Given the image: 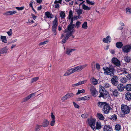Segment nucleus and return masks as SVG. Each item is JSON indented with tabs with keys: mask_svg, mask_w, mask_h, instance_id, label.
<instances>
[{
	"mask_svg": "<svg viewBox=\"0 0 131 131\" xmlns=\"http://www.w3.org/2000/svg\"><path fill=\"white\" fill-rule=\"evenodd\" d=\"M68 99V96L66 94L65 95L62 97V98L61 100L63 101L66 100L67 99Z\"/></svg>",
	"mask_w": 131,
	"mask_h": 131,
	"instance_id": "nucleus-45",
	"label": "nucleus"
},
{
	"mask_svg": "<svg viewBox=\"0 0 131 131\" xmlns=\"http://www.w3.org/2000/svg\"><path fill=\"white\" fill-rule=\"evenodd\" d=\"M76 101H80V100H83V97H79L77 98L76 99Z\"/></svg>",
	"mask_w": 131,
	"mask_h": 131,
	"instance_id": "nucleus-60",
	"label": "nucleus"
},
{
	"mask_svg": "<svg viewBox=\"0 0 131 131\" xmlns=\"http://www.w3.org/2000/svg\"><path fill=\"white\" fill-rule=\"evenodd\" d=\"M123 46V44L121 42H118L116 43V46L119 48H121Z\"/></svg>",
	"mask_w": 131,
	"mask_h": 131,
	"instance_id": "nucleus-32",
	"label": "nucleus"
},
{
	"mask_svg": "<svg viewBox=\"0 0 131 131\" xmlns=\"http://www.w3.org/2000/svg\"><path fill=\"white\" fill-rule=\"evenodd\" d=\"M58 24V20L57 18L56 17L54 20L53 21L52 26L57 27Z\"/></svg>",
	"mask_w": 131,
	"mask_h": 131,
	"instance_id": "nucleus-27",
	"label": "nucleus"
},
{
	"mask_svg": "<svg viewBox=\"0 0 131 131\" xmlns=\"http://www.w3.org/2000/svg\"><path fill=\"white\" fill-rule=\"evenodd\" d=\"M126 89L128 91H131V84H128L126 85L125 87Z\"/></svg>",
	"mask_w": 131,
	"mask_h": 131,
	"instance_id": "nucleus-30",
	"label": "nucleus"
},
{
	"mask_svg": "<svg viewBox=\"0 0 131 131\" xmlns=\"http://www.w3.org/2000/svg\"><path fill=\"white\" fill-rule=\"evenodd\" d=\"M51 116L52 120H55V116L52 113H51Z\"/></svg>",
	"mask_w": 131,
	"mask_h": 131,
	"instance_id": "nucleus-57",
	"label": "nucleus"
},
{
	"mask_svg": "<svg viewBox=\"0 0 131 131\" xmlns=\"http://www.w3.org/2000/svg\"><path fill=\"white\" fill-rule=\"evenodd\" d=\"M87 66L86 64L80 65L75 67L72 68L67 70L64 75V76H68L76 72L80 71Z\"/></svg>",
	"mask_w": 131,
	"mask_h": 131,
	"instance_id": "nucleus-1",
	"label": "nucleus"
},
{
	"mask_svg": "<svg viewBox=\"0 0 131 131\" xmlns=\"http://www.w3.org/2000/svg\"><path fill=\"white\" fill-rule=\"evenodd\" d=\"M103 129L105 131H111L112 128L109 125H105L104 126Z\"/></svg>",
	"mask_w": 131,
	"mask_h": 131,
	"instance_id": "nucleus-20",
	"label": "nucleus"
},
{
	"mask_svg": "<svg viewBox=\"0 0 131 131\" xmlns=\"http://www.w3.org/2000/svg\"><path fill=\"white\" fill-rule=\"evenodd\" d=\"M35 95V93H34L29 95L26 98L23 99V102H24L27 101L31 98L32 96H34Z\"/></svg>",
	"mask_w": 131,
	"mask_h": 131,
	"instance_id": "nucleus-18",
	"label": "nucleus"
},
{
	"mask_svg": "<svg viewBox=\"0 0 131 131\" xmlns=\"http://www.w3.org/2000/svg\"><path fill=\"white\" fill-rule=\"evenodd\" d=\"M128 78L127 76L123 77L121 80V82L123 83H126L128 80Z\"/></svg>",
	"mask_w": 131,
	"mask_h": 131,
	"instance_id": "nucleus-24",
	"label": "nucleus"
},
{
	"mask_svg": "<svg viewBox=\"0 0 131 131\" xmlns=\"http://www.w3.org/2000/svg\"><path fill=\"white\" fill-rule=\"evenodd\" d=\"M111 40V37L109 36H108L106 38H104L103 39V41L104 42L107 43L110 42Z\"/></svg>",
	"mask_w": 131,
	"mask_h": 131,
	"instance_id": "nucleus-17",
	"label": "nucleus"
},
{
	"mask_svg": "<svg viewBox=\"0 0 131 131\" xmlns=\"http://www.w3.org/2000/svg\"><path fill=\"white\" fill-rule=\"evenodd\" d=\"M76 12H77L79 15H80L82 14V10L81 9H77Z\"/></svg>",
	"mask_w": 131,
	"mask_h": 131,
	"instance_id": "nucleus-46",
	"label": "nucleus"
},
{
	"mask_svg": "<svg viewBox=\"0 0 131 131\" xmlns=\"http://www.w3.org/2000/svg\"><path fill=\"white\" fill-rule=\"evenodd\" d=\"M81 24V22L79 21H77L76 24V26L77 28H78L79 27L80 25Z\"/></svg>",
	"mask_w": 131,
	"mask_h": 131,
	"instance_id": "nucleus-49",
	"label": "nucleus"
},
{
	"mask_svg": "<svg viewBox=\"0 0 131 131\" xmlns=\"http://www.w3.org/2000/svg\"><path fill=\"white\" fill-rule=\"evenodd\" d=\"M65 14L63 11H62L60 13V17L62 19H64L65 16Z\"/></svg>",
	"mask_w": 131,
	"mask_h": 131,
	"instance_id": "nucleus-36",
	"label": "nucleus"
},
{
	"mask_svg": "<svg viewBox=\"0 0 131 131\" xmlns=\"http://www.w3.org/2000/svg\"><path fill=\"white\" fill-rule=\"evenodd\" d=\"M110 92L113 96L117 97L120 94L117 90L114 87H111L110 89Z\"/></svg>",
	"mask_w": 131,
	"mask_h": 131,
	"instance_id": "nucleus-6",
	"label": "nucleus"
},
{
	"mask_svg": "<svg viewBox=\"0 0 131 131\" xmlns=\"http://www.w3.org/2000/svg\"><path fill=\"white\" fill-rule=\"evenodd\" d=\"M103 69L105 71V74L109 75L111 76H113L114 75V70L113 68H108V67H104Z\"/></svg>",
	"mask_w": 131,
	"mask_h": 131,
	"instance_id": "nucleus-5",
	"label": "nucleus"
},
{
	"mask_svg": "<svg viewBox=\"0 0 131 131\" xmlns=\"http://www.w3.org/2000/svg\"><path fill=\"white\" fill-rule=\"evenodd\" d=\"M112 62L115 66L118 67H119L120 66V61L117 58H112Z\"/></svg>",
	"mask_w": 131,
	"mask_h": 131,
	"instance_id": "nucleus-11",
	"label": "nucleus"
},
{
	"mask_svg": "<svg viewBox=\"0 0 131 131\" xmlns=\"http://www.w3.org/2000/svg\"><path fill=\"white\" fill-rule=\"evenodd\" d=\"M122 49L124 52L126 53L128 52L130 50L128 45L123 47Z\"/></svg>",
	"mask_w": 131,
	"mask_h": 131,
	"instance_id": "nucleus-12",
	"label": "nucleus"
},
{
	"mask_svg": "<svg viewBox=\"0 0 131 131\" xmlns=\"http://www.w3.org/2000/svg\"><path fill=\"white\" fill-rule=\"evenodd\" d=\"M125 88L124 86L122 84H119L117 86L118 90L119 91H123Z\"/></svg>",
	"mask_w": 131,
	"mask_h": 131,
	"instance_id": "nucleus-13",
	"label": "nucleus"
},
{
	"mask_svg": "<svg viewBox=\"0 0 131 131\" xmlns=\"http://www.w3.org/2000/svg\"><path fill=\"white\" fill-rule=\"evenodd\" d=\"M99 91L100 94V95L99 96L100 97H103L104 98L108 94V92L101 85L100 86Z\"/></svg>",
	"mask_w": 131,
	"mask_h": 131,
	"instance_id": "nucleus-4",
	"label": "nucleus"
},
{
	"mask_svg": "<svg viewBox=\"0 0 131 131\" xmlns=\"http://www.w3.org/2000/svg\"><path fill=\"white\" fill-rule=\"evenodd\" d=\"M39 79L38 77H36L32 78L31 80V83H34L37 81Z\"/></svg>",
	"mask_w": 131,
	"mask_h": 131,
	"instance_id": "nucleus-34",
	"label": "nucleus"
},
{
	"mask_svg": "<svg viewBox=\"0 0 131 131\" xmlns=\"http://www.w3.org/2000/svg\"><path fill=\"white\" fill-rule=\"evenodd\" d=\"M67 95L68 98L72 97L74 96V94L71 93L67 94Z\"/></svg>",
	"mask_w": 131,
	"mask_h": 131,
	"instance_id": "nucleus-43",
	"label": "nucleus"
},
{
	"mask_svg": "<svg viewBox=\"0 0 131 131\" xmlns=\"http://www.w3.org/2000/svg\"><path fill=\"white\" fill-rule=\"evenodd\" d=\"M87 3L90 5H94V3L92 2H90L89 1V0H86Z\"/></svg>",
	"mask_w": 131,
	"mask_h": 131,
	"instance_id": "nucleus-51",
	"label": "nucleus"
},
{
	"mask_svg": "<svg viewBox=\"0 0 131 131\" xmlns=\"http://www.w3.org/2000/svg\"><path fill=\"white\" fill-rule=\"evenodd\" d=\"M47 42H48V41H45L40 43H39V45L40 46L41 45H43L45 44H46Z\"/></svg>",
	"mask_w": 131,
	"mask_h": 131,
	"instance_id": "nucleus-55",
	"label": "nucleus"
},
{
	"mask_svg": "<svg viewBox=\"0 0 131 131\" xmlns=\"http://www.w3.org/2000/svg\"><path fill=\"white\" fill-rule=\"evenodd\" d=\"M45 14L47 17L48 18H51L52 17L53 15L50 12H46Z\"/></svg>",
	"mask_w": 131,
	"mask_h": 131,
	"instance_id": "nucleus-31",
	"label": "nucleus"
},
{
	"mask_svg": "<svg viewBox=\"0 0 131 131\" xmlns=\"http://www.w3.org/2000/svg\"><path fill=\"white\" fill-rule=\"evenodd\" d=\"M101 127V125L100 122H97L96 124V126L95 127L96 129H99Z\"/></svg>",
	"mask_w": 131,
	"mask_h": 131,
	"instance_id": "nucleus-26",
	"label": "nucleus"
},
{
	"mask_svg": "<svg viewBox=\"0 0 131 131\" xmlns=\"http://www.w3.org/2000/svg\"><path fill=\"white\" fill-rule=\"evenodd\" d=\"M8 50L7 47L6 46L1 49V52H0L1 53V54L6 53Z\"/></svg>",
	"mask_w": 131,
	"mask_h": 131,
	"instance_id": "nucleus-22",
	"label": "nucleus"
},
{
	"mask_svg": "<svg viewBox=\"0 0 131 131\" xmlns=\"http://www.w3.org/2000/svg\"><path fill=\"white\" fill-rule=\"evenodd\" d=\"M75 49H71L69 48H67L66 50V53L68 55H70V53L72 52L75 50Z\"/></svg>",
	"mask_w": 131,
	"mask_h": 131,
	"instance_id": "nucleus-15",
	"label": "nucleus"
},
{
	"mask_svg": "<svg viewBox=\"0 0 131 131\" xmlns=\"http://www.w3.org/2000/svg\"><path fill=\"white\" fill-rule=\"evenodd\" d=\"M75 27V25H69L67 31H66L65 32L66 34L65 36L64 39L62 40V42L65 43L66 40H67L69 37L71 35L72 32L73 31V29Z\"/></svg>",
	"mask_w": 131,
	"mask_h": 131,
	"instance_id": "nucleus-2",
	"label": "nucleus"
},
{
	"mask_svg": "<svg viewBox=\"0 0 131 131\" xmlns=\"http://www.w3.org/2000/svg\"><path fill=\"white\" fill-rule=\"evenodd\" d=\"M107 103L105 102H99L97 103V105L99 107L102 108H103Z\"/></svg>",
	"mask_w": 131,
	"mask_h": 131,
	"instance_id": "nucleus-21",
	"label": "nucleus"
},
{
	"mask_svg": "<svg viewBox=\"0 0 131 131\" xmlns=\"http://www.w3.org/2000/svg\"><path fill=\"white\" fill-rule=\"evenodd\" d=\"M61 27H62V26H60V25L58 27V29L59 31H60L61 30V29H62L61 28Z\"/></svg>",
	"mask_w": 131,
	"mask_h": 131,
	"instance_id": "nucleus-63",
	"label": "nucleus"
},
{
	"mask_svg": "<svg viewBox=\"0 0 131 131\" xmlns=\"http://www.w3.org/2000/svg\"><path fill=\"white\" fill-rule=\"evenodd\" d=\"M86 80L83 81H82L76 84H73L72 85V86L73 87H75L79 86L81 85L84 84L86 83Z\"/></svg>",
	"mask_w": 131,
	"mask_h": 131,
	"instance_id": "nucleus-14",
	"label": "nucleus"
},
{
	"mask_svg": "<svg viewBox=\"0 0 131 131\" xmlns=\"http://www.w3.org/2000/svg\"><path fill=\"white\" fill-rule=\"evenodd\" d=\"M97 116L99 119L101 120H103L104 119V117L101 114L97 113Z\"/></svg>",
	"mask_w": 131,
	"mask_h": 131,
	"instance_id": "nucleus-29",
	"label": "nucleus"
},
{
	"mask_svg": "<svg viewBox=\"0 0 131 131\" xmlns=\"http://www.w3.org/2000/svg\"><path fill=\"white\" fill-rule=\"evenodd\" d=\"M41 125H37L35 127V129L36 130H37L41 127Z\"/></svg>",
	"mask_w": 131,
	"mask_h": 131,
	"instance_id": "nucleus-48",
	"label": "nucleus"
},
{
	"mask_svg": "<svg viewBox=\"0 0 131 131\" xmlns=\"http://www.w3.org/2000/svg\"><path fill=\"white\" fill-rule=\"evenodd\" d=\"M73 104L75 108H79V106L74 102H73Z\"/></svg>",
	"mask_w": 131,
	"mask_h": 131,
	"instance_id": "nucleus-54",
	"label": "nucleus"
},
{
	"mask_svg": "<svg viewBox=\"0 0 131 131\" xmlns=\"http://www.w3.org/2000/svg\"><path fill=\"white\" fill-rule=\"evenodd\" d=\"M72 16V12L71 10H70L69 12V19H70Z\"/></svg>",
	"mask_w": 131,
	"mask_h": 131,
	"instance_id": "nucleus-47",
	"label": "nucleus"
},
{
	"mask_svg": "<svg viewBox=\"0 0 131 131\" xmlns=\"http://www.w3.org/2000/svg\"><path fill=\"white\" fill-rule=\"evenodd\" d=\"M90 99L89 97L86 96L83 97V100H88Z\"/></svg>",
	"mask_w": 131,
	"mask_h": 131,
	"instance_id": "nucleus-50",
	"label": "nucleus"
},
{
	"mask_svg": "<svg viewBox=\"0 0 131 131\" xmlns=\"http://www.w3.org/2000/svg\"><path fill=\"white\" fill-rule=\"evenodd\" d=\"M24 8V7H16V8L18 10H23Z\"/></svg>",
	"mask_w": 131,
	"mask_h": 131,
	"instance_id": "nucleus-59",
	"label": "nucleus"
},
{
	"mask_svg": "<svg viewBox=\"0 0 131 131\" xmlns=\"http://www.w3.org/2000/svg\"><path fill=\"white\" fill-rule=\"evenodd\" d=\"M73 19H72V18L71 19V22L69 25H73L74 24H73Z\"/></svg>",
	"mask_w": 131,
	"mask_h": 131,
	"instance_id": "nucleus-62",
	"label": "nucleus"
},
{
	"mask_svg": "<svg viewBox=\"0 0 131 131\" xmlns=\"http://www.w3.org/2000/svg\"><path fill=\"white\" fill-rule=\"evenodd\" d=\"M87 121L88 122L89 126L93 130H94L95 128V124L96 122V119L93 118H91L90 119H88Z\"/></svg>",
	"mask_w": 131,
	"mask_h": 131,
	"instance_id": "nucleus-7",
	"label": "nucleus"
},
{
	"mask_svg": "<svg viewBox=\"0 0 131 131\" xmlns=\"http://www.w3.org/2000/svg\"><path fill=\"white\" fill-rule=\"evenodd\" d=\"M90 91L91 95L94 96L96 97L97 95V91L95 88L93 86H92L90 88Z\"/></svg>",
	"mask_w": 131,
	"mask_h": 131,
	"instance_id": "nucleus-10",
	"label": "nucleus"
},
{
	"mask_svg": "<svg viewBox=\"0 0 131 131\" xmlns=\"http://www.w3.org/2000/svg\"><path fill=\"white\" fill-rule=\"evenodd\" d=\"M124 60L126 62H128L130 61L131 59L129 57L127 56L124 57Z\"/></svg>",
	"mask_w": 131,
	"mask_h": 131,
	"instance_id": "nucleus-35",
	"label": "nucleus"
},
{
	"mask_svg": "<svg viewBox=\"0 0 131 131\" xmlns=\"http://www.w3.org/2000/svg\"><path fill=\"white\" fill-rule=\"evenodd\" d=\"M125 99L126 100H130L131 99V93L129 92L126 93L125 95Z\"/></svg>",
	"mask_w": 131,
	"mask_h": 131,
	"instance_id": "nucleus-19",
	"label": "nucleus"
},
{
	"mask_svg": "<svg viewBox=\"0 0 131 131\" xmlns=\"http://www.w3.org/2000/svg\"><path fill=\"white\" fill-rule=\"evenodd\" d=\"M82 7L83 9L85 10H89L90 9V7L86 6L84 5H83Z\"/></svg>",
	"mask_w": 131,
	"mask_h": 131,
	"instance_id": "nucleus-42",
	"label": "nucleus"
},
{
	"mask_svg": "<svg viewBox=\"0 0 131 131\" xmlns=\"http://www.w3.org/2000/svg\"><path fill=\"white\" fill-rule=\"evenodd\" d=\"M126 12L127 14H131V9L129 8H127L126 10Z\"/></svg>",
	"mask_w": 131,
	"mask_h": 131,
	"instance_id": "nucleus-41",
	"label": "nucleus"
},
{
	"mask_svg": "<svg viewBox=\"0 0 131 131\" xmlns=\"http://www.w3.org/2000/svg\"><path fill=\"white\" fill-rule=\"evenodd\" d=\"M61 2V0H60L59 1H55L54 2V3L56 4L55 6V8H58L59 5L58 3H60Z\"/></svg>",
	"mask_w": 131,
	"mask_h": 131,
	"instance_id": "nucleus-28",
	"label": "nucleus"
},
{
	"mask_svg": "<svg viewBox=\"0 0 131 131\" xmlns=\"http://www.w3.org/2000/svg\"><path fill=\"white\" fill-rule=\"evenodd\" d=\"M57 27H52V30L53 33H54V35H56V30Z\"/></svg>",
	"mask_w": 131,
	"mask_h": 131,
	"instance_id": "nucleus-39",
	"label": "nucleus"
},
{
	"mask_svg": "<svg viewBox=\"0 0 131 131\" xmlns=\"http://www.w3.org/2000/svg\"><path fill=\"white\" fill-rule=\"evenodd\" d=\"M49 124V122L47 120L45 119L44 120L42 124V126L43 127L47 126Z\"/></svg>",
	"mask_w": 131,
	"mask_h": 131,
	"instance_id": "nucleus-25",
	"label": "nucleus"
},
{
	"mask_svg": "<svg viewBox=\"0 0 131 131\" xmlns=\"http://www.w3.org/2000/svg\"><path fill=\"white\" fill-rule=\"evenodd\" d=\"M96 68L97 69L99 70L100 69V65L98 64H96Z\"/></svg>",
	"mask_w": 131,
	"mask_h": 131,
	"instance_id": "nucleus-58",
	"label": "nucleus"
},
{
	"mask_svg": "<svg viewBox=\"0 0 131 131\" xmlns=\"http://www.w3.org/2000/svg\"><path fill=\"white\" fill-rule=\"evenodd\" d=\"M32 16L33 19L34 20H35L36 17V16L32 14Z\"/></svg>",
	"mask_w": 131,
	"mask_h": 131,
	"instance_id": "nucleus-64",
	"label": "nucleus"
},
{
	"mask_svg": "<svg viewBox=\"0 0 131 131\" xmlns=\"http://www.w3.org/2000/svg\"><path fill=\"white\" fill-rule=\"evenodd\" d=\"M16 13L15 10L9 11H7L4 13V14L7 15H10L14 14Z\"/></svg>",
	"mask_w": 131,
	"mask_h": 131,
	"instance_id": "nucleus-16",
	"label": "nucleus"
},
{
	"mask_svg": "<svg viewBox=\"0 0 131 131\" xmlns=\"http://www.w3.org/2000/svg\"><path fill=\"white\" fill-rule=\"evenodd\" d=\"M81 116L83 118H86L88 117V115L86 114H82L81 115Z\"/></svg>",
	"mask_w": 131,
	"mask_h": 131,
	"instance_id": "nucleus-52",
	"label": "nucleus"
},
{
	"mask_svg": "<svg viewBox=\"0 0 131 131\" xmlns=\"http://www.w3.org/2000/svg\"><path fill=\"white\" fill-rule=\"evenodd\" d=\"M111 109V108L109 105L107 103L104 107L103 108L102 111L105 114H108L110 111Z\"/></svg>",
	"mask_w": 131,
	"mask_h": 131,
	"instance_id": "nucleus-9",
	"label": "nucleus"
},
{
	"mask_svg": "<svg viewBox=\"0 0 131 131\" xmlns=\"http://www.w3.org/2000/svg\"><path fill=\"white\" fill-rule=\"evenodd\" d=\"M110 86V84L108 83H105L104 85V87L106 88H109Z\"/></svg>",
	"mask_w": 131,
	"mask_h": 131,
	"instance_id": "nucleus-44",
	"label": "nucleus"
},
{
	"mask_svg": "<svg viewBox=\"0 0 131 131\" xmlns=\"http://www.w3.org/2000/svg\"><path fill=\"white\" fill-rule=\"evenodd\" d=\"M91 83L94 85L97 84L98 83L97 80L95 78H92L90 79Z\"/></svg>",
	"mask_w": 131,
	"mask_h": 131,
	"instance_id": "nucleus-23",
	"label": "nucleus"
},
{
	"mask_svg": "<svg viewBox=\"0 0 131 131\" xmlns=\"http://www.w3.org/2000/svg\"><path fill=\"white\" fill-rule=\"evenodd\" d=\"M85 90L84 89L82 90H78V92L76 93L77 95H78L82 93H85Z\"/></svg>",
	"mask_w": 131,
	"mask_h": 131,
	"instance_id": "nucleus-38",
	"label": "nucleus"
},
{
	"mask_svg": "<svg viewBox=\"0 0 131 131\" xmlns=\"http://www.w3.org/2000/svg\"><path fill=\"white\" fill-rule=\"evenodd\" d=\"M82 28L84 29H86L87 28V23L84 22L82 25Z\"/></svg>",
	"mask_w": 131,
	"mask_h": 131,
	"instance_id": "nucleus-40",
	"label": "nucleus"
},
{
	"mask_svg": "<svg viewBox=\"0 0 131 131\" xmlns=\"http://www.w3.org/2000/svg\"><path fill=\"white\" fill-rule=\"evenodd\" d=\"M121 108L122 110L121 114L123 113L122 115V117H123L126 114L128 113L129 112L130 109L126 105H122L121 106Z\"/></svg>",
	"mask_w": 131,
	"mask_h": 131,
	"instance_id": "nucleus-3",
	"label": "nucleus"
},
{
	"mask_svg": "<svg viewBox=\"0 0 131 131\" xmlns=\"http://www.w3.org/2000/svg\"><path fill=\"white\" fill-rule=\"evenodd\" d=\"M1 39L2 40V41L5 43H6L7 40L6 39V37L5 36H1Z\"/></svg>",
	"mask_w": 131,
	"mask_h": 131,
	"instance_id": "nucleus-33",
	"label": "nucleus"
},
{
	"mask_svg": "<svg viewBox=\"0 0 131 131\" xmlns=\"http://www.w3.org/2000/svg\"><path fill=\"white\" fill-rule=\"evenodd\" d=\"M7 32L9 36H11L12 34V30L10 29L9 31Z\"/></svg>",
	"mask_w": 131,
	"mask_h": 131,
	"instance_id": "nucleus-53",
	"label": "nucleus"
},
{
	"mask_svg": "<svg viewBox=\"0 0 131 131\" xmlns=\"http://www.w3.org/2000/svg\"><path fill=\"white\" fill-rule=\"evenodd\" d=\"M79 17L77 16H74L72 18L74 20L77 19Z\"/></svg>",
	"mask_w": 131,
	"mask_h": 131,
	"instance_id": "nucleus-61",
	"label": "nucleus"
},
{
	"mask_svg": "<svg viewBox=\"0 0 131 131\" xmlns=\"http://www.w3.org/2000/svg\"><path fill=\"white\" fill-rule=\"evenodd\" d=\"M55 120H52L50 122V125L51 126H53L55 124Z\"/></svg>",
	"mask_w": 131,
	"mask_h": 131,
	"instance_id": "nucleus-56",
	"label": "nucleus"
},
{
	"mask_svg": "<svg viewBox=\"0 0 131 131\" xmlns=\"http://www.w3.org/2000/svg\"><path fill=\"white\" fill-rule=\"evenodd\" d=\"M118 77L116 75H114L113 77L112 78L111 80L112 84L114 86H117L118 83Z\"/></svg>",
	"mask_w": 131,
	"mask_h": 131,
	"instance_id": "nucleus-8",
	"label": "nucleus"
},
{
	"mask_svg": "<svg viewBox=\"0 0 131 131\" xmlns=\"http://www.w3.org/2000/svg\"><path fill=\"white\" fill-rule=\"evenodd\" d=\"M115 129L117 130H119L121 129V126L119 124L116 125L115 127Z\"/></svg>",
	"mask_w": 131,
	"mask_h": 131,
	"instance_id": "nucleus-37",
	"label": "nucleus"
}]
</instances>
